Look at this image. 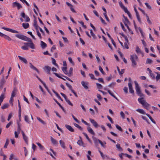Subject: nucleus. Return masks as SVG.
I'll return each mask as SVG.
<instances>
[{"label":"nucleus","instance_id":"obj_37","mask_svg":"<svg viewBox=\"0 0 160 160\" xmlns=\"http://www.w3.org/2000/svg\"><path fill=\"white\" fill-rule=\"evenodd\" d=\"M54 75H55L56 76L58 77V78H61L63 80H65V79H64V78H62L61 77V76H60L58 74V73H56V72H54Z\"/></svg>","mask_w":160,"mask_h":160},{"label":"nucleus","instance_id":"obj_32","mask_svg":"<svg viewBox=\"0 0 160 160\" xmlns=\"http://www.w3.org/2000/svg\"><path fill=\"white\" fill-rule=\"evenodd\" d=\"M9 143V140L8 139H6V142L4 146V148H7V146L8 145Z\"/></svg>","mask_w":160,"mask_h":160},{"label":"nucleus","instance_id":"obj_39","mask_svg":"<svg viewBox=\"0 0 160 160\" xmlns=\"http://www.w3.org/2000/svg\"><path fill=\"white\" fill-rule=\"evenodd\" d=\"M18 128L17 129V131L18 132V134L20 133V130H21V128H20V123L18 122Z\"/></svg>","mask_w":160,"mask_h":160},{"label":"nucleus","instance_id":"obj_36","mask_svg":"<svg viewBox=\"0 0 160 160\" xmlns=\"http://www.w3.org/2000/svg\"><path fill=\"white\" fill-rule=\"evenodd\" d=\"M99 69L103 75H105V73L103 70V69L100 66H99Z\"/></svg>","mask_w":160,"mask_h":160},{"label":"nucleus","instance_id":"obj_14","mask_svg":"<svg viewBox=\"0 0 160 160\" xmlns=\"http://www.w3.org/2000/svg\"><path fill=\"white\" fill-rule=\"evenodd\" d=\"M50 138L52 143L55 145H57L58 143L57 141L55 139L53 138L52 136L50 137Z\"/></svg>","mask_w":160,"mask_h":160},{"label":"nucleus","instance_id":"obj_25","mask_svg":"<svg viewBox=\"0 0 160 160\" xmlns=\"http://www.w3.org/2000/svg\"><path fill=\"white\" fill-rule=\"evenodd\" d=\"M77 144L80 146H82L83 147H85V146H84L83 143L81 140H79L77 142Z\"/></svg>","mask_w":160,"mask_h":160},{"label":"nucleus","instance_id":"obj_33","mask_svg":"<svg viewBox=\"0 0 160 160\" xmlns=\"http://www.w3.org/2000/svg\"><path fill=\"white\" fill-rule=\"evenodd\" d=\"M116 82H112L108 85V87L113 88L116 84Z\"/></svg>","mask_w":160,"mask_h":160},{"label":"nucleus","instance_id":"obj_44","mask_svg":"<svg viewBox=\"0 0 160 160\" xmlns=\"http://www.w3.org/2000/svg\"><path fill=\"white\" fill-rule=\"evenodd\" d=\"M27 33L30 35L33 39L34 40L36 39V38H35L34 36L32 35V32H31L28 31L27 32Z\"/></svg>","mask_w":160,"mask_h":160},{"label":"nucleus","instance_id":"obj_28","mask_svg":"<svg viewBox=\"0 0 160 160\" xmlns=\"http://www.w3.org/2000/svg\"><path fill=\"white\" fill-rule=\"evenodd\" d=\"M9 106L8 103H6L4 104L2 107L1 108L2 109H4L7 108Z\"/></svg>","mask_w":160,"mask_h":160},{"label":"nucleus","instance_id":"obj_59","mask_svg":"<svg viewBox=\"0 0 160 160\" xmlns=\"http://www.w3.org/2000/svg\"><path fill=\"white\" fill-rule=\"evenodd\" d=\"M107 118L110 121L111 123H113V121L112 119L108 115L107 116Z\"/></svg>","mask_w":160,"mask_h":160},{"label":"nucleus","instance_id":"obj_10","mask_svg":"<svg viewBox=\"0 0 160 160\" xmlns=\"http://www.w3.org/2000/svg\"><path fill=\"white\" fill-rule=\"evenodd\" d=\"M89 120L93 124L95 128H97L98 127V124L94 119L90 118Z\"/></svg>","mask_w":160,"mask_h":160},{"label":"nucleus","instance_id":"obj_61","mask_svg":"<svg viewBox=\"0 0 160 160\" xmlns=\"http://www.w3.org/2000/svg\"><path fill=\"white\" fill-rule=\"evenodd\" d=\"M123 10H124V12L127 13V14L129 12L128 11L127 9V8H126L125 7H124L123 8H122Z\"/></svg>","mask_w":160,"mask_h":160},{"label":"nucleus","instance_id":"obj_51","mask_svg":"<svg viewBox=\"0 0 160 160\" xmlns=\"http://www.w3.org/2000/svg\"><path fill=\"white\" fill-rule=\"evenodd\" d=\"M103 14L104 16L105 17V19L108 22H109V20L108 19V16H107V15L106 13H103Z\"/></svg>","mask_w":160,"mask_h":160},{"label":"nucleus","instance_id":"obj_35","mask_svg":"<svg viewBox=\"0 0 160 160\" xmlns=\"http://www.w3.org/2000/svg\"><path fill=\"white\" fill-rule=\"evenodd\" d=\"M152 61L151 59L148 58L147 59L146 62V63L147 64H151L152 63Z\"/></svg>","mask_w":160,"mask_h":160},{"label":"nucleus","instance_id":"obj_4","mask_svg":"<svg viewBox=\"0 0 160 160\" xmlns=\"http://www.w3.org/2000/svg\"><path fill=\"white\" fill-rule=\"evenodd\" d=\"M138 100L139 103L142 104L145 108L147 109H148V108L150 106V105L146 102L145 100L143 99V98H138Z\"/></svg>","mask_w":160,"mask_h":160},{"label":"nucleus","instance_id":"obj_31","mask_svg":"<svg viewBox=\"0 0 160 160\" xmlns=\"http://www.w3.org/2000/svg\"><path fill=\"white\" fill-rule=\"evenodd\" d=\"M23 138L26 144H28V139L27 136L25 135L23 136Z\"/></svg>","mask_w":160,"mask_h":160},{"label":"nucleus","instance_id":"obj_38","mask_svg":"<svg viewBox=\"0 0 160 160\" xmlns=\"http://www.w3.org/2000/svg\"><path fill=\"white\" fill-rule=\"evenodd\" d=\"M74 125L76 127H77V128H78L79 129H80V130H82L83 129H82V128L78 124H76V123H74Z\"/></svg>","mask_w":160,"mask_h":160},{"label":"nucleus","instance_id":"obj_48","mask_svg":"<svg viewBox=\"0 0 160 160\" xmlns=\"http://www.w3.org/2000/svg\"><path fill=\"white\" fill-rule=\"evenodd\" d=\"M156 73L157 74V76L156 77V78L157 81H158L160 78V74H158V72H156Z\"/></svg>","mask_w":160,"mask_h":160},{"label":"nucleus","instance_id":"obj_26","mask_svg":"<svg viewBox=\"0 0 160 160\" xmlns=\"http://www.w3.org/2000/svg\"><path fill=\"white\" fill-rule=\"evenodd\" d=\"M22 25V26L25 29L28 28L29 26V24L28 23H23Z\"/></svg>","mask_w":160,"mask_h":160},{"label":"nucleus","instance_id":"obj_19","mask_svg":"<svg viewBox=\"0 0 160 160\" xmlns=\"http://www.w3.org/2000/svg\"><path fill=\"white\" fill-rule=\"evenodd\" d=\"M62 70L64 72V73L66 75H67L68 76V72L67 71V67H64L62 68Z\"/></svg>","mask_w":160,"mask_h":160},{"label":"nucleus","instance_id":"obj_6","mask_svg":"<svg viewBox=\"0 0 160 160\" xmlns=\"http://www.w3.org/2000/svg\"><path fill=\"white\" fill-rule=\"evenodd\" d=\"M2 28L4 29V30H5L6 31L10 32H12L13 33H18V32H18L17 31H16L15 30H14L9 28H8L4 27H2Z\"/></svg>","mask_w":160,"mask_h":160},{"label":"nucleus","instance_id":"obj_29","mask_svg":"<svg viewBox=\"0 0 160 160\" xmlns=\"http://www.w3.org/2000/svg\"><path fill=\"white\" fill-rule=\"evenodd\" d=\"M136 52L137 53H141L142 52L138 46H137L136 48Z\"/></svg>","mask_w":160,"mask_h":160},{"label":"nucleus","instance_id":"obj_47","mask_svg":"<svg viewBox=\"0 0 160 160\" xmlns=\"http://www.w3.org/2000/svg\"><path fill=\"white\" fill-rule=\"evenodd\" d=\"M116 146L117 148L120 151L122 150V148L121 147L119 144H117L116 145Z\"/></svg>","mask_w":160,"mask_h":160},{"label":"nucleus","instance_id":"obj_52","mask_svg":"<svg viewBox=\"0 0 160 160\" xmlns=\"http://www.w3.org/2000/svg\"><path fill=\"white\" fill-rule=\"evenodd\" d=\"M4 98V94H2L0 96V101L2 102Z\"/></svg>","mask_w":160,"mask_h":160},{"label":"nucleus","instance_id":"obj_41","mask_svg":"<svg viewBox=\"0 0 160 160\" xmlns=\"http://www.w3.org/2000/svg\"><path fill=\"white\" fill-rule=\"evenodd\" d=\"M52 63L54 65H55L56 66H58V65L56 63V60H55L52 58Z\"/></svg>","mask_w":160,"mask_h":160},{"label":"nucleus","instance_id":"obj_49","mask_svg":"<svg viewBox=\"0 0 160 160\" xmlns=\"http://www.w3.org/2000/svg\"><path fill=\"white\" fill-rule=\"evenodd\" d=\"M21 48L24 50H28V46H22Z\"/></svg>","mask_w":160,"mask_h":160},{"label":"nucleus","instance_id":"obj_8","mask_svg":"<svg viewBox=\"0 0 160 160\" xmlns=\"http://www.w3.org/2000/svg\"><path fill=\"white\" fill-rule=\"evenodd\" d=\"M81 83L82 86L85 89L87 90L88 88V82H85L83 81L81 82Z\"/></svg>","mask_w":160,"mask_h":160},{"label":"nucleus","instance_id":"obj_5","mask_svg":"<svg viewBox=\"0 0 160 160\" xmlns=\"http://www.w3.org/2000/svg\"><path fill=\"white\" fill-rule=\"evenodd\" d=\"M134 83L135 85V89L136 90L137 93L138 95L139 94V93L141 92L140 87L139 86V85L137 81H135Z\"/></svg>","mask_w":160,"mask_h":160},{"label":"nucleus","instance_id":"obj_7","mask_svg":"<svg viewBox=\"0 0 160 160\" xmlns=\"http://www.w3.org/2000/svg\"><path fill=\"white\" fill-rule=\"evenodd\" d=\"M0 36L3 37L6 40L8 41H10L12 40V39L8 36L0 32Z\"/></svg>","mask_w":160,"mask_h":160},{"label":"nucleus","instance_id":"obj_46","mask_svg":"<svg viewBox=\"0 0 160 160\" xmlns=\"http://www.w3.org/2000/svg\"><path fill=\"white\" fill-rule=\"evenodd\" d=\"M43 86H44L45 88L47 89V90L48 91V92L50 94H51V92H50L49 90L48 87H47V86H46V84L44 83H43Z\"/></svg>","mask_w":160,"mask_h":160},{"label":"nucleus","instance_id":"obj_58","mask_svg":"<svg viewBox=\"0 0 160 160\" xmlns=\"http://www.w3.org/2000/svg\"><path fill=\"white\" fill-rule=\"evenodd\" d=\"M72 116L73 118V119L75 120V121L76 122H77L78 123H79V121L77 118H76L73 114L72 115Z\"/></svg>","mask_w":160,"mask_h":160},{"label":"nucleus","instance_id":"obj_54","mask_svg":"<svg viewBox=\"0 0 160 160\" xmlns=\"http://www.w3.org/2000/svg\"><path fill=\"white\" fill-rule=\"evenodd\" d=\"M90 33L91 35L92 36V37L94 38H95V34L93 32L92 30V29L90 30Z\"/></svg>","mask_w":160,"mask_h":160},{"label":"nucleus","instance_id":"obj_21","mask_svg":"<svg viewBox=\"0 0 160 160\" xmlns=\"http://www.w3.org/2000/svg\"><path fill=\"white\" fill-rule=\"evenodd\" d=\"M17 91V90L16 88L15 87L14 88L13 90V91L12 92L11 97H12H12L13 98L15 96V95H16L15 92H16Z\"/></svg>","mask_w":160,"mask_h":160},{"label":"nucleus","instance_id":"obj_1","mask_svg":"<svg viewBox=\"0 0 160 160\" xmlns=\"http://www.w3.org/2000/svg\"><path fill=\"white\" fill-rule=\"evenodd\" d=\"M130 59L132 62V65L133 68L136 67L137 65V62L139 61L138 56L136 54L130 55Z\"/></svg>","mask_w":160,"mask_h":160},{"label":"nucleus","instance_id":"obj_18","mask_svg":"<svg viewBox=\"0 0 160 160\" xmlns=\"http://www.w3.org/2000/svg\"><path fill=\"white\" fill-rule=\"evenodd\" d=\"M87 130L91 134L93 135H95V134L93 131L89 127H88L87 128Z\"/></svg>","mask_w":160,"mask_h":160},{"label":"nucleus","instance_id":"obj_64","mask_svg":"<svg viewBox=\"0 0 160 160\" xmlns=\"http://www.w3.org/2000/svg\"><path fill=\"white\" fill-rule=\"evenodd\" d=\"M123 91L126 93H128V88L127 87H125L123 89Z\"/></svg>","mask_w":160,"mask_h":160},{"label":"nucleus","instance_id":"obj_60","mask_svg":"<svg viewBox=\"0 0 160 160\" xmlns=\"http://www.w3.org/2000/svg\"><path fill=\"white\" fill-rule=\"evenodd\" d=\"M97 96L99 100H101L102 98L100 95L99 94H97Z\"/></svg>","mask_w":160,"mask_h":160},{"label":"nucleus","instance_id":"obj_23","mask_svg":"<svg viewBox=\"0 0 160 160\" xmlns=\"http://www.w3.org/2000/svg\"><path fill=\"white\" fill-rule=\"evenodd\" d=\"M37 119L40 122H41L42 124L43 125H46V122L43 120L41 119L40 118L38 117H37Z\"/></svg>","mask_w":160,"mask_h":160},{"label":"nucleus","instance_id":"obj_17","mask_svg":"<svg viewBox=\"0 0 160 160\" xmlns=\"http://www.w3.org/2000/svg\"><path fill=\"white\" fill-rule=\"evenodd\" d=\"M59 143L61 147L63 148L64 149H65L66 148V147L65 146V143L63 141H62V140H60L59 141Z\"/></svg>","mask_w":160,"mask_h":160},{"label":"nucleus","instance_id":"obj_16","mask_svg":"<svg viewBox=\"0 0 160 160\" xmlns=\"http://www.w3.org/2000/svg\"><path fill=\"white\" fill-rule=\"evenodd\" d=\"M29 64L30 65V67L31 68L36 71L38 73H40V72L37 68H36L31 63H30Z\"/></svg>","mask_w":160,"mask_h":160},{"label":"nucleus","instance_id":"obj_27","mask_svg":"<svg viewBox=\"0 0 160 160\" xmlns=\"http://www.w3.org/2000/svg\"><path fill=\"white\" fill-rule=\"evenodd\" d=\"M29 46L30 48L32 49L35 48L34 45L32 42H30Z\"/></svg>","mask_w":160,"mask_h":160},{"label":"nucleus","instance_id":"obj_55","mask_svg":"<svg viewBox=\"0 0 160 160\" xmlns=\"http://www.w3.org/2000/svg\"><path fill=\"white\" fill-rule=\"evenodd\" d=\"M98 80L100 82H102L103 83H104V82L103 81V79L102 78H98Z\"/></svg>","mask_w":160,"mask_h":160},{"label":"nucleus","instance_id":"obj_40","mask_svg":"<svg viewBox=\"0 0 160 160\" xmlns=\"http://www.w3.org/2000/svg\"><path fill=\"white\" fill-rule=\"evenodd\" d=\"M39 146V148L43 150L44 148L40 143L37 142L36 143Z\"/></svg>","mask_w":160,"mask_h":160},{"label":"nucleus","instance_id":"obj_62","mask_svg":"<svg viewBox=\"0 0 160 160\" xmlns=\"http://www.w3.org/2000/svg\"><path fill=\"white\" fill-rule=\"evenodd\" d=\"M122 37L124 38L126 41V42H128V39L127 37L125 35H122Z\"/></svg>","mask_w":160,"mask_h":160},{"label":"nucleus","instance_id":"obj_42","mask_svg":"<svg viewBox=\"0 0 160 160\" xmlns=\"http://www.w3.org/2000/svg\"><path fill=\"white\" fill-rule=\"evenodd\" d=\"M98 89H102V86L101 84L98 83H96Z\"/></svg>","mask_w":160,"mask_h":160},{"label":"nucleus","instance_id":"obj_53","mask_svg":"<svg viewBox=\"0 0 160 160\" xmlns=\"http://www.w3.org/2000/svg\"><path fill=\"white\" fill-rule=\"evenodd\" d=\"M5 82V80L3 78L2 79L0 82V84L4 85Z\"/></svg>","mask_w":160,"mask_h":160},{"label":"nucleus","instance_id":"obj_2","mask_svg":"<svg viewBox=\"0 0 160 160\" xmlns=\"http://www.w3.org/2000/svg\"><path fill=\"white\" fill-rule=\"evenodd\" d=\"M15 36L17 38L22 40L28 41L30 42H32V40L30 38H28L23 35L16 34L15 35Z\"/></svg>","mask_w":160,"mask_h":160},{"label":"nucleus","instance_id":"obj_13","mask_svg":"<svg viewBox=\"0 0 160 160\" xmlns=\"http://www.w3.org/2000/svg\"><path fill=\"white\" fill-rule=\"evenodd\" d=\"M66 128L71 132H74V131L72 128L70 126L66 124L65 125Z\"/></svg>","mask_w":160,"mask_h":160},{"label":"nucleus","instance_id":"obj_50","mask_svg":"<svg viewBox=\"0 0 160 160\" xmlns=\"http://www.w3.org/2000/svg\"><path fill=\"white\" fill-rule=\"evenodd\" d=\"M89 76L92 79H96L95 78L93 74L90 73L89 74Z\"/></svg>","mask_w":160,"mask_h":160},{"label":"nucleus","instance_id":"obj_24","mask_svg":"<svg viewBox=\"0 0 160 160\" xmlns=\"http://www.w3.org/2000/svg\"><path fill=\"white\" fill-rule=\"evenodd\" d=\"M72 71L73 68H72L71 67L70 68L69 72H68V76L69 77H70L72 75Z\"/></svg>","mask_w":160,"mask_h":160},{"label":"nucleus","instance_id":"obj_34","mask_svg":"<svg viewBox=\"0 0 160 160\" xmlns=\"http://www.w3.org/2000/svg\"><path fill=\"white\" fill-rule=\"evenodd\" d=\"M24 119L25 121L27 122L28 123H29L30 122V121L29 120L28 116L27 115L25 116Z\"/></svg>","mask_w":160,"mask_h":160},{"label":"nucleus","instance_id":"obj_45","mask_svg":"<svg viewBox=\"0 0 160 160\" xmlns=\"http://www.w3.org/2000/svg\"><path fill=\"white\" fill-rule=\"evenodd\" d=\"M116 128L120 131H122V129L118 125L116 124L115 125Z\"/></svg>","mask_w":160,"mask_h":160},{"label":"nucleus","instance_id":"obj_30","mask_svg":"<svg viewBox=\"0 0 160 160\" xmlns=\"http://www.w3.org/2000/svg\"><path fill=\"white\" fill-rule=\"evenodd\" d=\"M136 111L141 114H145V113L144 112V110L142 109H137Z\"/></svg>","mask_w":160,"mask_h":160},{"label":"nucleus","instance_id":"obj_9","mask_svg":"<svg viewBox=\"0 0 160 160\" xmlns=\"http://www.w3.org/2000/svg\"><path fill=\"white\" fill-rule=\"evenodd\" d=\"M128 86L129 92L131 93H133L134 92V90L133 89L132 84L131 82L128 83Z\"/></svg>","mask_w":160,"mask_h":160},{"label":"nucleus","instance_id":"obj_56","mask_svg":"<svg viewBox=\"0 0 160 160\" xmlns=\"http://www.w3.org/2000/svg\"><path fill=\"white\" fill-rule=\"evenodd\" d=\"M145 15L146 16V17H147V20L149 24H152V22H151V21L150 20V19H149V17L148 16L147 14H146Z\"/></svg>","mask_w":160,"mask_h":160},{"label":"nucleus","instance_id":"obj_3","mask_svg":"<svg viewBox=\"0 0 160 160\" xmlns=\"http://www.w3.org/2000/svg\"><path fill=\"white\" fill-rule=\"evenodd\" d=\"M15 36L17 38L22 40L28 41L30 42H32V40L30 38H28L23 35L16 34L15 35Z\"/></svg>","mask_w":160,"mask_h":160},{"label":"nucleus","instance_id":"obj_43","mask_svg":"<svg viewBox=\"0 0 160 160\" xmlns=\"http://www.w3.org/2000/svg\"><path fill=\"white\" fill-rule=\"evenodd\" d=\"M66 102L70 105L73 106V104L67 98L65 99Z\"/></svg>","mask_w":160,"mask_h":160},{"label":"nucleus","instance_id":"obj_11","mask_svg":"<svg viewBox=\"0 0 160 160\" xmlns=\"http://www.w3.org/2000/svg\"><path fill=\"white\" fill-rule=\"evenodd\" d=\"M13 7L17 6L18 9H19L22 8L21 5L20 3L17 2H15L13 3Z\"/></svg>","mask_w":160,"mask_h":160},{"label":"nucleus","instance_id":"obj_20","mask_svg":"<svg viewBox=\"0 0 160 160\" xmlns=\"http://www.w3.org/2000/svg\"><path fill=\"white\" fill-rule=\"evenodd\" d=\"M53 99L55 101V102L62 109V110L64 112L65 111L64 109L61 104H60L54 98H53Z\"/></svg>","mask_w":160,"mask_h":160},{"label":"nucleus","instance_id":"obj_15","mask_svg":"<svg viewBox=\"0 0 160 160\" xmlns=\"http://www.w3.org/2000/svg\"><path fill=\"white\" fill-rule=\"evenodd\" d=\"M18 57L19 59L25 64H27L28 63V61L26 58L20 56H18Z\"/></svg>","mask_w":160,"mask_h":160},{"label":"nucleus","instance_id":"obj_57","mask_svg":"<svg viewBox=\"0 0 160 160\" xmlns=\"http://www.w3.org/2000/svg\"><path fill=\"white\" fill-rule=\"evenodd\" d=\"M66 84L67 86L69 88L70 90L72 88V87L71 85H70L68 82H66Z\"/></svg>","mask_w":160,"mask_h":160},{"label":"nucleus","instance_id":"obj_12","mask_svg":"<svg viewBox=\"0 0 160 160\" xmlns=\"http://www.w3.org/2000/svg\"><path fill=\"white\" fill-rule=\"evenodd\" d=\"M51 69V68L48 66H46L43 68V69L48 74L50 73Z\"/></svg>","mask_w":160,"mask_h":160},{"label":"nucleus","instance_id":"obj_22","mask_svg":"<svg viewBox=\"0 0 160 160\" xmlns=\"http://www.w3.org/2000/svg\"><path fill=\"white\" fill-rule=\"evenodd\" d=\"M41 45L42 48H44L47 46V44L42 41H41Z\"/></svg>","mask_w":160,"mask_h":160},{"label":"nucleus","instance_id":"obj_63","mask_svg":"<svg viewBox=\"0 0 160 160\" xmlns=\"http://www.w3.org/2000/svg\"><path fill=\"white\" fill-rule=\"evenodd\" d=\"M1 121L2 122H4L5 121V118L2 115H1Z\"/></svg>","mask_w":160,"mask_h":160}]
</instances>
